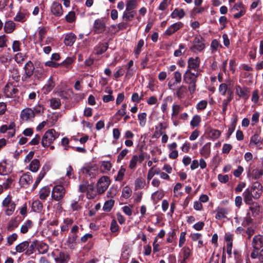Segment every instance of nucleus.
<instances>
[{"instance_id": "38", "label": "nucleus", "mask_w": 263, "mask_h": 263, "mask_svg": "<svg viewBox=\"0 0 263 263\" xmlns=\"http://www.w3.org/2000/svg\"><path fill=\"white\" fill-rule=\"evenodd\" d=\"M50 190L48 186L42 187L39 192V197L41 200H45L49 196Z\"/></svg>"}, {"instance_id": "63", "label": "nucleus", "mask_w": 263, "mask_h": 263, "mask_svg": "<svg viewBox=\"0 0 263 263\" xmlns=\"http://www.w3.org/2000/svg\"><path fill=\"white\" fill-rule=\"evenodd\" d=\"M78 235L77 234H72L68 237L67 242L70 247H73L74 245H76V241Z\"/></svg>"}, {"instance_id": "25", "label": "nucleus", "mask_w": 263, "mask_h": 263, "mask_svg": "<svg viewBox=\"0 0 263 263\" xmlns=\"http://www.w3.org/2000/svg\"><path fill=\"white\" fill-rule=\"evenodd\" d=\"M228 96H227V98L226 99H224L222 101V114L223 115L226 114V111L227 109V106L230 104V102L233 99V92L231 90H229L228 91Z\"/></svg>"}, {"instance_id": "46", "label": "nucleus", "mask_w": 263, "mask_h": 263, "mask_svg": "<svg viewBox=\"0 0 263 263\" xmlns=\"http://www.w3.org/2000/svg\"><path fill=\"white\" fill-rule=\"evenodd\" d=\"M145 180L141 177H139L135 180V188L136 190L142 189L144 187L145 185Z\"/></svg>"}, {"instance_id": "34", "label": "nucleus", "mask_w": 263, "mask_h": 263, "mask_svg": "<svg viewBox=\"0 0 263 263\" xmlns=\"http://www.w3.org/2000/svg\"><path fill=\"white\" fill-rule=\"evenodd\" d=\"M185 12L182 9L175 8L171 13V17L173 18H182L185 16Z\"/></svg>"}, {"instance_id": "30", "label": "nucleus", "mask_w": 263, "mask_h": 263, "mask_svg": "<svg viewBox=\"0 0 263 263\" xmlns=\"http://www.w3.org/2000/svg\"><path fill=\"white\" fill-rule=\"evenodd\" d=\"M215 211L217 213L215 218L219 220L226 218V215L228 213V211L227 209L221 208H217Z\"/></svg>"}, {"instance_id": "58", "label": "nucleus", "mask_w": 263, "mask_h": 263, "mask_svg": "<svg viewBox=\"0 0 263 263\" xmlns=\"http://www.w3.org/2000/svg\"><path fill=\"white\" fill-rule=\"evenodd\" d=\"M50 104L51 108L57 109L61 106V101L58 98H52L50 100Z\"/></svg>"}, {"instance_id": "7", "label": "nucleus", "mask_w": 263, "mask_h": 263, "mask_svg": "<svg viewBox=\"0 0 263 263\" xmlns=\"http://www.w3.org/2000/svg\"><path fill=\"white\" fill-rule=\"evenodd\" d=\"M35 67L31 61H28L24 65V70L25 73L22 76L23 81L27 82L28 80L34 74Z\"/></svg>"}, {"instance_id": "33", "label": "nucleus", "mask_w": 263, "mask_h": 263, "mask_svg": "<svg viewBox=\"0 0 263 263\" xmlns=\"http://www.w3.org/2000/svg\"><path fill=\"white\" fill-rule=\"evenodd\" d=\"M137 0H127L126 2V11H134V10L138 6Z\"/></svg>"}, {"instance_id": "23", "label": "nucleus", "mask_w": 263, "mask_h": 263, "mask_svg": "<svg viewBox=\"0 0 263 263\" xmlns=\"http://www.w3.org/2000/svg\"><path fill=\"white\" fill-rule=\"evenodd\" d=\"M28 241H24L15 247V252H12V254L13 255H15L16 253H23L24 252V254H25V252H26L27 250L28 249Z\"/></svg>"}, {"instance_id": "32", "label": "nucleus", "mask_w": 263, "mask_h": 263, "mask_svg": "<svg viewBox=\"0 0 263 263\" xmlns=\"http://www.w3.org/2000/svg\"><path fill=\"white\" fill-rule=\"evenodd\" d=\"M76 36L74 34L70 33L66 35L64 39V43L66 46H72L76 41Z\"/></svg>"}, {"instance_id": "60", "label": "nucleus", "mask_w": 263, "mask_h": 263, "mask_svg": "<svg viewBox=\"0 0 263 263\" xmlns=\"http://www.w3.org/2000/svg\"><path fill=\"white\" fill-rule=\"evenodd\" d=\"M9 71L11 72V76L12 79L17 82L20 79V75L18 70L16 67H13L12 69H10Z\"/></svg>"}, {"instance_id": "8", "label": "nucleus", "mask_w": 263, "mask_h": 263, "mask_svg": "<svg viewBox=\"0 0 263 263\" xmlns=\"http://www.w3.org/2000/svg\"><path fill=\"white\" fill-rule=\"evenodd\" d=\"M109 184L110 180L109 177L105 176L101 177L97 182V192L99 194L103 193L108 187Z\"/></svg>"}, {"instance_id": "20", "label": "nucleus", "mask_w": 263, "mask_h": 263, "mask_svg": "<svg viewBox=\"0 0 263 263\" xmlns=\"http://www.w3.org/2000/svg\"><path fill=\"white\" fill-rule=\"evenodd\" d=\"M183 26V24L178 22L171 25L165 31L164 34L167 35H171L177 31Z\"/></svg>"}, {"instance_id": "5", "label": "nucleus", "mask_w": 263, "mask_h": 263, "mask_svg": "<svg viewBox=\"0 0 263 263\" xmlns=\"http://www.w3.org/2000/svg\"><path fill=\"white\" fill-rule=\"evenodd\" d=\"M65 193V189L63 185H55L52 189L51 197L53 200L59 201L64 198Z\"/></svg>"}, {"instance_id": "61", "label": "nucleus", "mask_w": 263, "mask_h": 263, "mask_svg": "<svg viewBox=\"0 0 263 263\" xmlns=\"http://www.w3.org/2000/svg\"><path fill=\"white\" fill-rule=\"evenodd\" d=\"M185 46L184 44H180L179 45V49L176 50L174 52V55L176 57H180L185 52Z\"/></svg>"}, {"instance_id": "28", "label": "nucleus", "mask_w": 263, "mask_h": 263, "mask_svg": "<svg viewBox=\"0 0 263 263\" xmlns=\"http://www.w3.org/2000/svg\"><path fill=\"white\" fill-rule=\"evenodd\" d=\"M69 259V255L63 252H60L59 256L54 258V260L60 263H67Z\"/></svg>"}, {"instance_id": "31", "label": "nucleus", "mask_w": 263, "mask_h": 263, "mask_svg": "<svg viewBox=\"0 0 263 263\" xmlns=\"http://www.w3.org/2000/svg\"><path fill=\"white\" fill-rule=\"evenodd\" d=\"M252 259L258 258L260 263H263V249L260 251L253 250L250 254Z\"/></svg>"}, {"instance_id": "14", "label": "nucleus", "mask_w": 263, "mask_h": 263, "mask_svg": "<svg viewBox=\"0 0 263 263\" xmlns=\"http://www.w3.org/2000/svg\"><path fill=\"white\" fill-rule=\"evenodd\" d=\"M34 117L35 116L34 115L31 108L26 107L23 109L21 112L20 118L24 121H32Z\"/></svg>"}, {"instance_id": "48", "label": "nucleus", "mask_w": 263, "mask_h": 263, "mask_svg": "<svg viewBox=\"0 0 263 263\" xmlns=\"http://www.w3.org/2000/svg\"><path fill=\"white\" fill-rule=\"evenodd\" d=\"M54 86L55 84L53 78L52 77H50L48 79L47 83L44 86V89L46 90V92H49L53 89Z\"/></svg>"}, {"instance_id": "17", "label": "nucleus", "mask_w": 263, "mask_h": 263, "mask_svg": "<svg viewBox=\"0 0 263 263\" xmlns=\"http://www.w3.org/2000/svg\"><path fill=\"white\" fill-rule=\"evenodd\" d=\"M144 160V156L143 154H141L139 156L134 155L132 156L131 159L129 161V168L130 170H135L136 168L138 162L142 163Z\"/></svg>"}, {"instance_id": "1", "label": "nucleus", "mask_w": 263, "mask_h": 263, "mask_svg": "<svg viewBox=\"0 0 263 263\" xmlns=\"http://www.w3.org/2000/svg\"><path fill=\"white\" fill-rule=\"evenodd\" d=\"M198 76V72H192L189 70H186L183 74V81L187 84L188 90L191 95L194 93L196 91L197 79Z\"/></svg>"}, {"instance_id": "51", "label": "nucleus", "mask_w": 263, "mask_h": 263, "mask_svg": "<svg viewBox=\"0 0 263 263\" xmlns=\"http://www.w3.org/2000/svg\"><path fill=\"white\" fill-rule=\"evenodd\" d=\"M87 196L88 199H93L96 196V193L94 191V186L93 184H89L86 191Z\"/></svg>"}, {"instance_id": "10", "label": "nucleus", "mask_w": 263, "mask_h": 263, "mask_svg": "<svg viewBox=\"0 0 263 263\" xmlns=\"http://www.w3.org/2000/svg\"><path fill=\"white\" fill-rule=\"evenodd\" d=\"M231 12L238 11L234 14V18H239L245 15L246 12V9L242 2H238L236 3L231 9Z\"/></svg>"}, {"instance_id": "36", "label": "nucleus", "mask_w": 263, "mask_h": 263, "mask_svg": "<svg viewBox=\"0 0 263 263\" xmlns=\"http://www.w3.org/2000/svg\"><path fill=\"white\" fill-rule=\"evenodd\" d=\"M15 28V23L12 21L6 22L4 25V30L6 33H11Z\"/></svg>"}, {"instance_id": "26", "label": "nucleus", "mask_w": 263, "mask_h": 263, "mask_svg": "<svg viewBox=\"0 0 263 263\" xmlns=\"http://www.w3.org/2000/svg\"><path fill=\"white\" fill-rule=\"evenodd\" d=\"M39 241L37 240H35L32 242L28 241V249L26 251V252H25V255L29 256L31 254H32L34 251L35 249H37V245H38Z\"/></svg>"}, {"instance_id": "45", "label": "nucleus", "mask_w": 263, "mask_h": 263, "mask_svg": "<svg viewBox=\"0 0 263 263\" xmlns=\"http://www.w3.org/2000/svg\"><path fill=\"white\" fill-rule=\"evenodd\" d=\"M44 73V69L43 66L41 65L40 64H39L36 66L35 68L34 73V77L37 79H39L41 77L43 76Z\"/></svg>"}, {"instance_id": "64", "label": "nucleus", "mask_w": 263, "mask_h": 263, "mask_svg": "<svg viewBox=\"0 0 263 263\" xmlns=\"http://www.w3.org/2000/svg\"><path fill=\"white\" fill-rule=\"evenodd\" d=\"M253 221V219L251 218V214L249 212H248L246 214V216L244 218L242 222L243 226H249L251 224Z\"/></svg>"}, {"instance_id": "42", "label": "nucleus", "mask_w": 263, "mask_h": 263, "mask_svg": "<svg viewBox=\"0 0 263 263\" xmlns=\"http://www.w3.org/2000/svg\"><path fill=\"white\" fill-rule=\"evenodd\" d=\"M20 222L17 218L11 219L8 223V230L10 231H13L18 227Z\"/></svg>"}, {"instance_id": "12", "label": "nucleus", "mask_w": 263, "mask_h": 263, "mask_svg": "<svg viewBox=\"0 0 263 263\" xmlns=\"http://www.w3.org/2000/svg\"><path fill=\"white\" fill-rule=\"evenodd\" d=\"M200 65V59L199 57H191L187 60V69L190 71L194 70L198 72Z\"/></svg>"}, {"instance_id": "47", "label": "nucleus", "mask_w": 263, "mask_h": 263, "mask_svg": "<svg viewBox=\"0 0 263 263\" xmlns=\"http://www.w3.org/2000/svg\"><path fill=\"white\" fill-rule=\"evenodd\" d=\"M164 196V193L162 190H158L152 195V198L153 201L158 202Z\"/></svg>"}, {"instance_id": "40", "label": "nucleus", "mask_w": 263, "mask_h": 263, "mask_svg": "<svg viewBox=\"0 0 263 263\" xmlns=\"http://www.w3.org/2000/svg\"><path fill=\"white\" fill-rule=\"evenodd\" d=\"M40 166V161L37 159H34L29 164V170L32 172H36L39 170Z\"/></svg>"}, {"instance_id": "41", "label": "nucleus", "mask_w": 263, "mask_h": 263, "mask_svg": "<svg viewBox=\"0 0 263 263\" xmlns=\"http://www.w3.org/2000/svg\"><path fill=\"white\" fill-rule=\"evenodd\" d=\"M44 105L40 103H38L32 109L34 113V115H39L41 114L44 112L45 110Z\"/></svg>"}, {"instance_id": "37", "label": "nucleus", "mask_w": 263, "mask_h": 263, "mask_svg": "<svg viewBox=\"0 0 263 263\" xmlns=\"http://www.w3.org/2000/svg\"><path fill=\"white\" fill-rule=\"evenodd\" d=\"M37 250L40 254H44L48 252L49 246L45 242L39 241Z\"/></svg>"}, {"instance_id": "24", "label": "nucleus", "mask_w": 263, "mask_h": 263, "mask_svg": "<svg viewBox=\"0 0 263 263\" xmlns=\"http://www.w3.org/2000/svg\"><path fill=\"white\" fill-rule=\"evenodd\" d=\"M211 142L205 143L200 150V154L201 156L206 159L209 158L211 155Z\"/></svg>"}, {"instance_id": "11", "label": "nucleus", "mask_w": 263, "mask_h": 263, "mask_svg": "<svg viewBox=\"0 0 263 263\" xmlns=\"http://www.w3.org/2000/svg\"><path fill=\"white\" fill-rule=\"evenodd\" d=\"M106 24L103 18L95 21L93 25V32L96 34L103 33L106 30Z\"/></svg>"}, {"instance_id": "21", "label": "nucleus", "mask_w": 263, "mask_h": 263, "mask_svg": "<svg viewBox=\"0 0 263 263\" xmlns=\"http://www.w3.org/2000/svg\"><path fill=\"white\" fill-rule=\"evenodd\" d=\"M243 197L244 202L246 204L252 205L255 203L253 199H255V196L249 190V189H246L243 193Z\"/></svg>"}, {"instance_id": "57", "label": "nucleus", "mask_w": 263, "mask_h": 263, "mask_svg": "<svg viewBox=\"0 0 263 263\" xmlns=\"http://www.w3.org/2000/svg\"><path fill=\"white\" fill-rule=\"evenodd\" d=\"M65 20L68 23H72L76 21V13L74 11H70L65 16Z\"/></svg>"}, {"instance_id": "9", "label": "nucleus", "mask_w": 263, "mask_h": 263, "mask_svg": "<svg viewBox=\"0 0 263 263\" xmlns=\"http://www.w3.org/2000/svg\"><path fill=\"white\" fill-rule=\"evenodd\" d=\"M82 172L91 178H95L99 174V170L96 164H88L82 169Z\"/></svg>"}, {"instance_id": "22", "label": "nucleus", "mask_w": 263, "mask_h": 263, "mask_svg": "<svg viewBox=\"0 0 263 263\" xmlns=\"http://www.w3.org/2000/svg\"><path fill=\"white\" fill-rule=\"evenodd\" d=\"M50 170V166L49 165H45L42 167L40 174L36 178L35 181L33 185V188H36L41 180L44 177L47 172Z\"/></svg>"}, {"instance_id": "50", "label": "nucleus", "mask_w": 263, "mask_h": 263, "mask_svg": "<svg viewBox=\"0 0 263 263\" xmlns=\"http://www.w3.org/2000/svg\"><path fill=\"white\" fill-rule=\"evenodd\" d=\"M32 209L34 212H40L43 209V204L39 200H35L32 203Z\"/></svg>"}, {"instance_id": "3", "label": "nucleus", "mask_w": 263, "mask_h": 263, "mask_svg": "<svg viewBox=\"0 0 263 263\" xmlns=\"http://www.w3.org/2000/svg\"><path fill=\"white\" fill-rule=\"evenodd\" d=\"M2 206L4 208V211L6 215L11 216L14 213L16 204L12 200V196L8 194L3 200Z\"/></svg>"}, {"instance_id": "35", "label": "nucleus", "mask_w": 263, "mask_h": 263, "mask_svg": "<svg viewBox=\"0 0 263 263\" xmlns=\"http://www.w3.org/2000/svg\"><path fill=\"white\" fill-rule=\"evenodd\" d=\"M207 133L209 137L213 140L218 139L221 135L220 130L214 128H209Z\"/></svg>"}, {"instance_id": "43", "label": "nucleus", "mask_w": 263, "mask_h": 263, "mask_svg": "<svg viewBox=\"0 0 263 263\" xmlns=\"http://www.w3.org/2000/svg\"><path fill=\"white\" fill-rule=\"evenodd\" d=\"M160 173V168L156 166L152 167L148 171L147 179L148 180H151L155 175H158Z\"/></svg>"}, {"instance_id": "62", "label": "nucleus", "mask_w": 263, "mask_h": 263, "mask_svg": "<svg viewBox=\"0 0 263 263\" xmlns=\"http://www.w3.org/2000/svg\"><path fill=\"white\" fill-rule=\"evenodd\" d=\"M125 171V168L121 167L119 170L117 176L115 177V180L118 181H122L124 176Z\"/></svg>"}, {"instance_id": "18", "label": "nucleus", "mask_w": 263, "mask_h": 263, "mask_svg": "<svg viewBox=\"0 0 263 263\" xmlns=\"http://www.w3.org/2000/svg\"><path fill=\"white\" fill-rule=\"evenodd\" d=\"M32 177L30 175V173H26L24 174L20 177L19 183L22 187H27L29 185L32 183Z\"/></svg>"}, {"instance_id": "53", "label": "nucleus", "mask_w": 263, "mask_h": 263, "mask_svg": "<svg viewBox=\"0 0 263 263\" xmlns=\"http://www.w3.org/2000/svg\"><path fill=\"white\" fill-rule=\"evenodd\" d=\"M249 205L250 206L249 209L252 212L253 216L254 217L259 214V206H258L257 203L255 202L253 204Z\"/></svg>"}, {"instance_id": "29", "label": "nucleus", "mask_w": 263, "mask_h": 263, "mask_svg": "<svg viewBox=\"0 0 263 263\" xmlns=\"http://www.w3.org/2000/svg\"><path fill=\"white\" fill-rule=\"evenodd\" d=\"M187 92L186 87L184 85H181L176 89V95L178 99L184 98Z\"/></svg>"}, {"instance_id": "2", "label": "nucleus", "mask_w": 263, "mask_h": 263, "mask_svg": "<svg viewBox=\"0 0 263 263\" xmlns=\"http://www.w3.org/2000/svg\"><path fill=\"white\" fill-rule=\"evenodd\" d=\"M58 136V134L54 129H48L44 133L42 138V145L44 147H49Z\"/></svg>"}, {"instance_id": "56", "label": "nucleus", "mask_w": 263, "mask_h": 263, "mask_svg": "<svg viewBox=\"0 0 263 263\" xmlns=\"http://www.w3.org/2000/svg\"><path fill=\"white\" fill-rule=\"evenodd\" d=\"M114 200L112 199H110L106 201L103 206V211L105 212L110 211V210H111L112 208L114 205Z\"/></svg>"}, {"instance_id": "44", "label": "nucleus", "mask_w": 263, "mask_h": 263, "mask_svg": "<svg viewBox=\"0 0 263 263\" xmlns=\"http://www.w3.org/2000/svg\"><path fill=\"white\" fill-rule=\"evenodd\" d=\"M33 226V223L30 220H27L21 227L20 231L23 234L28 232L29 229Z\"/></svg>"}, {"instance_id": "54", "label": "nucleus", "mask_w": 263, "mask_h": 263, "mask_svg": "<svg viewBox=\"0 0 263 263\" xmlns=\"http://www.w3.org/2000/svg\"><path fill=\"white\" fill-rule=\"evenodd\" d=\"M146 116L147 114L146 112L140 113L138 115V118L139 121V125L142 127L145 126L146 124Z\"/></svg>"}, {"instance_id": "27", "label": "nucleus", "mask_w": 263, "mask_h": 263, "mask_svg": "<svg viewBox=\"0 0 263 263\" xmlns=\"http://www.w3.org/2000/svg\"><path fill=\"white\" fill-rule=\"evenodd\" d=\"M108 47V43H99L95 48V53L98 55L102 54L107 50Z\"/></svg>"}, {"instance_id": "19", "label": "nucleus", "mask_w": 263, "mask_h": 263, "mask_svg": "<svg viewBox=\"0 0 263 263\" xmlns=\"http://www.w3.org/2000/svg\"><path fill=\"white\" fill-rule=\"evenodd\" d=\"M51 13L55 16L60 17L63 14V10L62 5L58 2H53L50 7Z\"/></svg>"}, {"instance_id": "39", "label": "nucleus", "mask_w": 263, "mask_h": 263, "mask_svg": "<svg viewBox=\"0 0 263 263\" xmlns=\"http://www.w3.org/2000/svg\"><path fill=\"white\" fill-rule=\"evenodd\" d=\"M112 164L110 161H103L100 166V170L102 173H107L110 171Z\"/></svg>"}, {"instance_id": "49", "label": "nucleus", "mask_w": 263, "mask_h": 263, "mask_svg": "<svg viewBox=\"0 0 263 263\" xmlns=\"http://www.w3.org/2000/svg\"><path fill=\"white\" fill-rule=\"evenodd\" d=\"M261 144V141L259 138V136L257 134H254L251 137L249 145L250 147H251L252 145L258 146V145H260Z\"/></svg>"}, {"instance_id": "15", "label": "nucleus", "mask_w": 263, "mask_h": 263, "mask_svg": "<svg viewBox=\"0 0 263 263\" xmlns=\"http://www.w3.org/2000/svg\"><path fill=\"white\" fill-rule=\"evenodd\" d=\"M191 255V250L189 247L185 246L183 247L179 253V262L180 263H186Z\"/></svg>"}, {"instance_id": "55", "label": "nucleus", "mask_w": 263, "mask_h": 263, "mask_svg": "<svg viewBox=\"0 0 263 263\" xmlns=\"http://www.w3.org/2000/svg\"><path fill=\"white\" fill-rule=\"evenodd\" d=\"M201 122V117L199 115H196L193 116L190 122V125L193 127H197Z\"/></svg>"}, {"instance_id": "52", "label": "nucleus", "mask_w": 263, "mask_h": 263, "mask_svg": "<svg viewBox=\"0 0 263 263\" xmlns=\"http://www.w3.org/2000/svg\"><path fill=\"white\" fill-rule=\"evenodd\" d=\"M136 11H126L123 12L122 17L126 21H130L135 16Z\"/></svg>"}, {"instance_id": "16", "label": "nucleus", "mask_w": 263, "mask_h": 263, "mask_svg": "<svg viewBox=\"0 0 263 263\" xmlns=\"http://www.w3.org/2000/svg\"><path fill=\"white\" fill-rule=\"evenodd\" d=\"M253 250L259 251L263 247V235L258 234L254 236L251 242Z\"/></svg>"}, {"instance_id": "4", "label": "nucleus", "mask_w": 263, "mask_h": 263, "mask_svg": "<svg viewBox=\"0 0 263 263\" xmlns=\"http://www.w3.org/2000/svg\"><path fill=\"white\" fill-rule=\"evenodd\" d=\"M204 39L200 35L195 37L193 41V45L190 47V50L193 52H200L205 47Z\"/></svg>"}, {"instance_id": "59", "label": "nucleus", "mask_w": 263, "mask_h": 263, "mask_svg": "<svg viewBox=\"0 0 263 263\" xmlns=\"http://www.w3.org/2000/svg\"><path fill=\"white\" fill-rule=\"evenodd\" d=\"M27 15L22 12H18L14 17V20L17 22H24L27 19Z\"/></svg>"}, {"instance_id": "6", "label": "nucleus", "mask_w": 263, "mask_h": 263, "mask_svg": "<svg viewBox=\"0 0 263 263\" xmlns=\"http://www.w3.org/2000/svg\"><path fill=\"white\" fill-rule=\"evenodd\" d=\"M4 93L7 98H14L17 96L19 91L15 85L8 83L4 87Z\"/></svg>"}, {"instance_id": "13", "label": "nucleus", "mask_w": 263, "mask_h": 263, "mask_svg": "<svg viewBox=\"0 0 263 263\" xmlns=\"http://www.w3.org/2000/svg\"><path fill=\"white\" fill-rule=\"evenodd\" d=\"M235 92L240 98H242L245 100H248L250 96L249 88L246 86L241 87L240 85H236Z\"/></svg>"}]
</instances>
